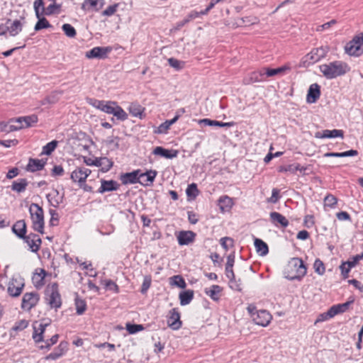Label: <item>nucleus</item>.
Returning a JSON list of instances; mask_svg holds the SVG:
<instances>
[{
    "label": "nucleus",
    "instance_id": "1",
    "mask_svg": "<svg viewBox=\"0 0 363 363\" xmlns=\"http://www.w3.org/2000/svg\"><path fill=\"white\" fill-rule=\"evenodd\" d=\"M319 69L325 78L330 79L345 74L347 65L342 61H334L320 65Z\"/></svg>",
    "mask_w": 363,
    "mask_h": 363
},
{
    "label": "nucleus",
    "instance_id": "2",
    "mask_svg": "<svg viewBox=\"0 0 363 363\" xmlns=\"http://www.w3.org/2000/svg\"><path fill=\"white\" fill-rule=\"evenodd\" d=\"M288 275L286 277L289 280H300L306 274V267L301 259L294 257L290 259L287 266Z\"/></svg>",
    "mask_w": 363,
    "mask_h": 363
},
{
    "label": "nucleus",
    "instance_id": "3",
    "mask_svg": "<svg viewBox=\"0 0 363 363\" xmlns=\"http://www.w3.org/2000/svg\"><path fill=\"white\" fill-rule=\"evenodd\" d=\"M48 325V323H39L38 325H33V339L35 342H45V345L40 347L41 349L49 350L51 346L55 345L58 340L59 336L57 334L52 336L49 340H44L45 328Z\"/></svg>",
    "mask_w": 363,
    "mask_h": 363
},
{
    "label": "nucleus",
    "instance_id": "4",
    "mask_svg": "<svg viewBox=\"0 0 363 363\" xmlns=\"http://www.w3.org/2000/svg\"><path fill=\"white\" fill-rule=\"evenodd\" d=\"M29 212L33 223V228L40 233H43L44 216L43 208L37 203H31Z\"/></svg>",
    "mask_w": 363,
    "mask_h": 363
},
{
    "label": "nucleus",
    "instance_id": "5",
    "mask_svg": "<svg viewBox=\"0 0 363 363\" xmlns=\"http://www.w3.org/2000/svg\"><path fill=\"white\" fill-rule=\"evenodd\" d=\"M45 296L47 303L52 308H58L61 306V297L57 284L54 283L47 287Z\"/></svg>",
    "mask_w": 363,
    "mask_h": 363
},
{
    "label": "nucleus",
    "instance_id": "6",
    "mask_svg": "<svg viewBox=\"0 0 363 363\" xmlns=\"http://www.w3.org/2000/svg\"><path fill=\"white\" fill-rule=\"evenodd\" d=\"M345 50L350 55H359L363 50V33L355 36L345 45Z\"/></svg>",
    "mask_w": 363,
    "mask_h": 363
},
{
    "label": "nucleus",
    "instance_id": "7",
    "mask_svg": "<svg viewBox=\"0 0 363 363\" xmlns=\"http://www.w3.org/2000/svg\"><path fill=\"white\" fill-rule=\"evenodd\" d=\"M26 23L24 16H20L18 19L11 21L8 19L6 22L7 32L11 36H16L22 30L23 26Z\"/></svg>",
    "mask_w": 363,
    "mask_h": 363
},
{
    "label": "nucleus",
    "instance_id": "8",
    "mask_svg": "<svg viewBox=\"0 0 363 363\" xmlns=\"http://www.w3.org/2000/svg\"><path fill=\"white\" fill-rule=\"evenodd\" d=\"M23 287V279L20 277H13L9 282L7 291L11 296L18 297L22 293Z\"/></svg>",
    "mask_w": 363,
    "mask_h": 363
},
{
    "label": "nucleus",
    "instance_id": "9",
    "mask_svg": "<svg viewBox=\"0 0 363 363\" xmlns=\"http://www.w3.org/2000/svg\"><path fill=\"white\" fill-rule=\"evenodd\" d=\"M272 318V316L268 311L266 310H260L254 313L252 320L255 324L266 327L270 323Z\"/></svg>",
    "mask_w": 363,
    "mask_h": 363
},
{
    "label": "nucleus",
    "instance_id": "10",
    "mask_svg": "<svg viewBox=\"0 0 363 363\" xmlns=\"http://www.w3.org/2000/svg\"><path fill=\"white\" fill-rule=\"evenodd\" d=\"M39 301V296L35 292L26 293L22 299L21 307L23 309L30 311Z\"/></svg>",
    "mask_w": 363,
    "mask_h": 363
},
{
    "label": "nucleus",
    "instance_id": "11",
    "mask_svg": "<svg viewBox=\"0 0 363 363\" xmlns=\"http://www.w3.org/2000/svg\"><path fill=\"white\" fill-rule=\"evenodd\" d=\"M112 50L111 47H95L86 52L87 58L104 59Z\"/></svg>",
    "mask_w": 363,
    "mask_h": 363
},
{
    "label": "nucleus",
    "instance_id": "12",
    "mask_svg": "<svg viewBox=\"0 0 363 363\" xmlns=\"http://www.w3.org/2000/svg\"><path fill=\"white\" fill-rule=\"evenodd\" d=\"M167 324L173 330H178L182 327L180 313L177 308H172L169 311L167 316Z\"/></svg>",
    "mask_w": 363,
    "mask_h": 363
},
{
    "label": "nucleus",
    "instance_id": "13",
    "mask_svg": "<svg viewBox=\"0 0 363 363\" xmlns=\"http://www.w3.org/2000/svg\"><path fill=\"white\" fill-rule=\"evenodd\" d=\"M327 52L328 49L326 48L320 47L315 48L306 56V61H308L309 63L313 64L325 57Z\"/></svg>",
    "mask_w": 363,
    "mask_h": 363
},
{
    "label": "nucleus",
    "instance_id": "14",
    "mask_svg": "<svg viewBox=\"0 0 363 363\" xmlns=\"http://www.w3.org/2000/svg\"><path fill=\"white\" fill-rule=\"evenodd\" d=\"M91 170L86 167H79L71 174V179L74 182H85L88 176L91 174Z\"/></svg>",
    "mask_w": 363,
    "mask_h": 363
},
{
    "label": "nucleus",
    "instance_id": "15",
    "mask_svg": "<svg viewBox=\"0 0 363 363\" xmlns=\"http://www.w3.org/2000/svg\"><path fill=\"white\" fill-rule=\"evenodd\" d=\"M196 233L194 232L182 230L179 233L177 238L180 245H188L194 241Z\"/></svg>",
    "mask_w": 363,
    "mask_h": 363
},
{
    "label": "nucleus",
    "instance_id": "16",
    "mask_svg": "<svg viewBox=\"0 0 363 363\" xmlns=\"http://www.w3.org/2000/svg\"><path fill=\"white\" fill-rule=\"evenodd\" d=\"M25 242H26L30 248V250L33 252H36L38 251L40 244H41V239L40 237L33 233H30L28 235L26 236L23 238Z\"/></svg>",
    "mask_w": 363,
    "mask_h": 363
},
{
    "label": "nucleus",
    "instance_id": "17",
    "mask_svg": "<svg viewBox=\"0 0 363 363\" xmlns=\"http://www.w3.org/2000/svg\"><path fill=\"white\" fill-rule=\"evenodd\" d=\"M156 175L157 172L154 170L147 171L146 172H142L140 170V173H138L139 183L143 186H149L154 182Z\"/></svg>",
    "mask_w": 363,
    "mask_h": 363
},
{
    "label": "nucleus",
    "instance_id": "18",
    "mask_svg": "<svg viewBox=\"0 0 363 363\" xmlns=\"http://www.w3.org/2000/svg\"><path fill=\"white\" fill-rule=\"evenodd\" d=\"M67 350V343L65 342H62L60 345L55 349V350L47 355L45 359L46 360H56L58 358L61 357L65 352Z\"/></svg>",
    "mask_w": 363,
    "mask_h": 363
},
{
    "label": "nucleus",
    "instance_id": "19",
    "mask_svg": "<svg viewBox=\"0 0 363 363\" xmlns=\"http://www.w3.org/2000/svg\"><path fill=\"white\" fill-rule=\"evenodd\" d=\"M320 96V86L315 83L312 84L308 89L307 94V101L310 104L316 102Z\"/></svg>",
    "mask_w": 363,
    "mask_h": 363
},
{
    "label": "nucleus",
    "instance_id": "20",
    "mask_svg": "<svg viewBox=\"0 0 363 363\" xmlns=\"http://www.w3.org/2000/svg\"><path fill=\"white\" fill-rule=\"evenodd\" d=\"M316 138H334L337 137L343 138V131L342 130H324L315 133Z\"/></svg>",
    "mask_w": 363,
    "mask_h": 363
},
{
    "label": "nucleus",
    "instance_id": "21",
    "mask_svg": "<svg viewBox=\"0 0 363 363\" xmlns=\"http://www.w3.org/2000/svg\"><path fill=\"white\" fill-rule=\"evenodd\" d=\"M269 216L272 223L277 227L286 228L289 225L286 218L278 212H271Z\"/></svg>",
    "mask_w": 363,
    "mask_h": 363
},
{
    "label": "nucleus",
    "instance_id": "22",
    "mask_svg": "<svg viewBox=\"0 0 363 363\" xmlns=\"http://www.w3.org/2000/svg\"><path fill=\"white\" fill-rule=\"evenodd\" d=\"M138 173H140V169L125 173L121 176V180L123 184L139 183Z\"/></svg>",
    "mask_w": 363,
    "mask_h": 363
},
{
    "label": "nucleus",
    "instance_id": "23",
    "mask_svg": "<svg viewBox=\"0 0 363 363\" xmlns=\"http://www.w3.org/2000/svg\"><path fill=\"white\" fill-rule=\"evenodd\" d=\"M265 80V74L264 69L250 73L249 77L245 78L244 82L245 84H251L255 82H260Z\"/></svg>",
    "mask_w": 363,
    "mask_h": 363
},
{
    "label": "nucleus",
    "instance_id": "24",
    "mask_svg": "<svg viewBox=\"0 0 363 363\" xmlns=\"http://www.w3.org/2000/svg\"><path fill=\"white\" fill-rule=\"evenodd\" d=\"M13 232L19 238L23 239L26 235V224L23 220H18L12 227Z\"/></svg>",
    "mask_w": 363,
    "mask_h": 363
},
{
    "label": "nucleus",
    "instance_id": "25",
    "mask_svg": "<svg viewBox=\"0 0 363 363\" xmlns=\"http://www.w3.org/2000/svg\"><path fill=\"white\" fill-rule=\"evenodd\" d=\"M101 185L98 190V192L100 194H104L106 191H111L117 190L118 188V184L116 182L113 180H101Z\"/></svg>",
    "mask_w": 363,
    "mask_h": 363
},
{
    "label": "nucleus",
    "instance_id": "26",
    "mask_svg": "<svg viewBox=\"0 0 363 363\" xmlns=\"http://www.w3.org/2000/svg\"><path fill=\"white\" fill-rule=\"evenodd\" d=\"M103 0H85L82 4V9L84 10L99 11L103 6Z\"/></svg>",
    "mask_w": 363,
    "mask_h": 363
},
{
    "label": "nucleus",
    "instance_id": "27",
    "mask_svg": "<svg viewBox=\"0 0 363 363\" xmlns=\"http://www.w3.org/2000/svg\"><path fill=\"white\" fill-rule=\"evenodd\" d=\"M153 154L155 155H160L164 158L172 159L177 157V152L175 150H167L162 147H157L154 149Z\"/></svg>",
    "mask_w": 363,
    "mask_h": 363
},
{
    "label": "nucleus",
    "instance_id": "28",
    "mask_svg": "<svg viewBox=\"0 0 363 363\" xmlns=\"http://www.w3.org/2000/svg\"><path fill=\"white\" fill-rule=\"evenodd\" d=\"M45 164L43 160L38 159H30L27 165V169L30 172H36L42 169Z\"/></svg>",
    "mask_w": 363,
    "mask_h": 363
},
{
    "label": "nucleus",
    "instance_id": "29",
    "mask_svg": "<svg viewBox=\"0 0 363 363\" xmlns=\"http://www.w3.org/2000/svg\"><path fill=\"white\" fill-rule=\"evenodd\" d=\"M199 123L204 124L205 125H209V126H218V127H231L234 125L233 122H228L224 123L221 121L211 120L208 118H204L199 121Z\"/></svg>",
    "mask_w": 363,
    "mask_h": 363
},
{
    "label": "nucleus",
    "instance_id": "30",
    "mask_svg": "<svg viewBox=\"0 0 363 363\" xmlns=\"http://www.w3.org/2000/svg\"><path fill=\"white\" fill-rule=\"evenodd\" d=\"M290 67L287 65H284L282 67L271 69V68H264L265 77H270L278 74H283L286 70H289Z\"/></svg>",
    "mask_w": 363,
    "mask_h": 363
},
{
    "label": "nucleus",
    "instance_id": "31",
    "mask_svg": "<svg viewBox=\"0 0 363 363\" xmlns=\"http://www.w3.org/2000/svg\"><path fill=\"white\" fill-rule=\"evenodd\" d=\"M179 298L182 306L188 305L194 298V291L192 290L182 291L179 294Z\"/></svg>",
    "mask_w": 363,
    "mask_h": 363
},
{
    "label": "nucleus",
    "instance_id": "32",
    "mask_svg": "<svg viewBox=\"0 0 363 363\" xmlns=\"http://www.w3.org/2000/svg\"><path fill=\"white\" fill-rule=\"evenodd\" d=\"M255 247L257 252L261 256H265L269 252L267 245L259 238L255 239Z\"/></svg>",
    "mask_w": 363,
    "mask_h": 363
},
{
    "label": "nucleus",
    "instance_id": "33",
    "mask_svg": "<svg viewBox=\"0 0 363 363\" xmlns=\"http://www.w3.org/2000/svg\"><path fill=\"white\" fill-rule=\"evenodd\" d=\"M28 182L26 179H18L14 181L11 185V189L18 193L23 192L28 186Z\"/></svg>",
    "mask_w": 363,
    "mask_h": 363
},
{
    "label": "nucleus",
    "instance_id": "34",
    "mask_svg": "<svg viewBox=\"0 0 363 363\" xmlns=\"http://www.w3.org/2000/svg\"><path fill=\"white\" fill-rule=\"evenodd\" d=\"M222 288L218 285H213L209 289H205V293L210 296L213 300L218 301L220 297V293Z\"/></svg>",
    "mask_w": 363,
    "mask_h": 363
},
{
    "label": "nucleus",
    "instance_id": "35",
    "mask_svg": "<svg viewBox=\"0 0 363 363\" xmlns=\"http://www.w3.org/2000/svg\"><path fill=\"white\" fill-rule=\"evenodd\" d=\"M306 169V167L301 166L299 164H292L287 166H281L279 167L278 171L279 172H290L295 173L297 171L304 172Z\"/></svg>",
    "mask_w": 363,
    "mask_h": 363
},
{
    "label": "nucleus",
    "instance_id": "36",
    "mask_svg": "<svg viewBox=\"0 0 363 363\" xmlns=\"http://www.w3.org/2000/svg\"><path fill=\"white\" fill-rule=\"evenodd\" d=\"M218 202L220 208L223 212L230 209L233 204L232 199L228 196H221Z\"/></svg>",
    "mask_w": 363,
    "mask_h": 363
},
{
    "label": "nucleus",
    "instance_id": "37",
    "mask_svg": "<svg viewBox=\"0 0 363 363\" xmlns=\"http://www.w3.org/2000/svg\"><path fill=\"white\" fill-rule=\"evenodd\" d=\"M38 19V21L34 28L35 30L38 31L43 28H50L52 26L48 21L45 18L43 17V16H39Z\"/></svg>",
    "mask_w": 363,
    "mask_h": 363
},
{
    "label": "nucleus",
    "instance_id": "38",
    "mask_svg": "<svg viewBox=\"0 0 363 363\" xmlns=\"http://www.w3.org/2000/svg\"><path fill=\"white\" fill-rule=\"evenodd\" d=\"M113 115L119 121H125L128 118V114L125 111L119 106L117 104L115 107Z\"/></svg>",
    "mask_w": 363,
    "mask_h": 363
},
{
    "label": "nucleus",
    "instance_id": "39",
    "mask_svg": "<svg viewBox=\"0 0 363 363\" xmlns=\"http://www.w3.org/2000/svg\"><path fill=\"white\" fill-rule=\"evenodd\" d=\"M33 8L37 18L44 15L45 7L43 0H35L33 3Z\"/></svg>",
    "mask_w": 363,
    "mask_h": 363
},
{
    "label": "nucleus",
    "instance_id": "40",
    "mask_svg": "<svg viewBox=\"0 0 363 363\" xmlns=\"http://www.w3.org/2000/svg\"><path fill=\"white\" fill-rule=\"evenodd\" d=\"M57 144H58V141H57V140H52V141L48 143L45 146H43L42 154L46 155H50L55 150V148L57 146Z\"/></svg>",
    "mask_w": 363,
    "mask_h": 363
},
{
    "label": "nucleus",
    "instance_id": "41",
    "mask_svg": "<svg viewBox=\"0 0 363 363\" xmlns=\"http://www.w3.org/2000/svg\"><path fill=\"white\" fill-rule=\"evenodd\" d=\"M62 29L65 34L68 37L73 38L76 36L77 32L75 28L69 23H65L62 26Z\"/></svg>",
    "mask_w": 363,
    "mask_h": 363
},
{
    "label": "nucleus",
    "instance_id": "42",
    "mask_svg": "<svg viewBox=\"0 0 363 363\" xmlns=\"http://www.w3.org/2000/svg\"><path fill=\"white\" fill-rule=\"evenodd\" d=\"M128 111L131 115L138 117L141 116L143 113V108L138 104L132 103L128 107Z\"/></svg>",
    "mask_w": 363,
    "mask_h": 363
},
{
    "label": "nucleus",
    "instance_id": "43",
    "mask_svg": "<svg viewBox=\"0 0 363 363\" xmlns=\"http://www.w3.org/2000/svg\"><path fill=\"white\" fill-rule=\"evenodd\" d=\"M177 122V118H172V120H167L165 122L160 125L157 129V133H165L170 128L172 125Z\"/></svg>",
    "mask_w": 363,
    "mask_h": 363
},
{
    "label": "nucleus",
    "instance_id": "44",
    "mask_svg": "<svg viewBox=\"0 0 363 363\" xmlns=\"http://www.w3.org/2000/svg\"><path fill=\"white\" fill-rule=\"evenodd\" d=\"M75 306L77 310V313L78 315H82L86 309V303L85 301L83 299L77 297L75 298Z\"/></svg>",
    "mask_w": 363,
    "mask_h": 363
},
{
    "label": "nucleus",
    "instance_id": "45",
    "mask_svg": "<svg viewBox=\"0 0 363 363\" xmlns=\"http://www.w3.org/2000/svg\"><path fill=\"white\" fill-rule=\"evenodd\" d=\"M116 104V101H105L101 111L113 115Z\"/></svg>",
    "mask_w": 363,
    "mask_h": 363
},
{
    "label": "nucleus",
    "instance_id": "46",
    "mask_svg": "<svg viewBox=\"0 0 363 363\" xmlns=\"http://www.w3.org/2000/svg\"><path fill=\"white\" fill-rule=\"evenodd\" d=\"M45 272L43 269H41V273L35 274L33 277V281L35 286L39 287L43 285V280L45 278Z\"/></svg>",
    "mask_w": 363,
    "mask_h": 363
},
{
    "label": "nucleus",
    "instance_id": "47",
    "mask_svg": "<svg viewBox=\"0 0 363 363\" xmlns=\"http://www.w3.org/2000/svg\"><path fill=\"white\" fill-rule=\"evenodd\" d=\"M171 284L172 285L177 286L179 288L184 289L186 287V283L184 279L179 275L174 276L171 277Z\"/></svg>",
    "mask_w": 363,
    "mask_h": 363
},
{
    "label": "nucleus",
    "instance_id": "48",
    "mask_svg": "<svg viewBox=\"0 0 363 363\" xmlns=\"http://www.w3.org/2000/svg\"><path fill=\"white\" fill-rule=\"evenodd\" d=\"M199 193V190L197 189V186L196 184L193 183L188 186L186 189V194L187 196L194 199Z\"/></svg>",
    "mask_w": 363,
    "mask_h": 363
},
{
    "label": "nucleus",
    "instance_id": "49",
    "mask_svg": "<svg viewBox=\"0 0 363 363\" xmlns=\"http://www.w3.org/2000/svg\"><path fill=\"white\" fill-rule=\"evenodd\" d=\"M337 199L332 194H328L324 199V205L325 207L334 208L337 203Z\"/></svg>",
    "mask_w": 363,
    "mask_h": 363
},
{
    "label": "nucleus",
    "instance_id": "50",
    "mask_svg": "<svg viewBox=\"0 0 363 363\" xmlns=\"http://www.w3.org/2000/svg\"><path fill=\"white\" fill-rule=\"evenodd\" d=\"M102 171L108 172L113 166V162L107 157H101V163Z\"/></svg>",
    "mask_w": 363,
    "mask_h": 363
},
{
    "label": "nucleus",
    "instance_id": "51",
    "mask_svg": "<svg viewBox=\"0 0 363 363\" xmlns=\"http://www.w3.org/2000/svg\"><path fill=\"white\" fill-rule=\"evenodd\" d=\"M24 127L28 128L38 122V117L35 115L23 116Z\"/></svg>",
    "mask_w": 363,
    "mask_h": 363
},
{
    "label": "nucleus",
    "instance_id": "52",
    "mask_svg": "<svg viewBox=\"0 0 363 363\" xmlns=\"http://www.w3.org/2000/svg\"><path fill=\"white\" fill-rule=\"evenodd\" d=\"M313 267H314V269H315V272L320 274V275H323L324 273H325V266L323 263L322 261H320V259H317L314 264H313Z\"/></svg>",
    "mask_w": 363,
    "mask_h": 363
},
{
    "label": "nucleus",
    "instance_id": "53",
    "mask_svg": "<svg viewBox=\"0 0 363 363\" xmlns=\"http://www.w3.org/2000/svg\"><path fill=\"white\" fill-rule=\"evenodd\" d=\"M169 65L175 68L177 70L182 69L184 67V62L180 60H178L175 58L171 57L168 59Z\"/></svg>",
    "mask_w": 363,
    "mask_h": 363
},
{
    "label": "nucleus",
    "instance_id": "54",
    "mask_svg": "<svg viewBox=\"0 0 363 363\" xmlns=\"http://www.w3.org/2000/svg\"><path fill=\"white\" fill-rule=\"evenodd\" d=\"M23 117H19L17 118H13L10 120V122L16 123V125H13V131L18 130L22 128H25Z\"/></svg>",
    "mask_w": 363,
    "mask_h": 363
},
{
    "label": "nucleus",
    "instance_id": "55",
    "mask_svg": "<svg viewBox=\"0 0 363 363\" xmlns=\"http://www.w3.org/2000/svg\"><path fill=\"white\" fill-rule=\"evenodd\" d=\"M126 329L130 334H134L144 329L142 325L130 324L126 325Z\"/></svg>",
    "mask_w": 363,
    "mask_h": 363
},
{
    "label": "nucleus",
    "instance_id": "56",
    "mask_svg": "<svg viewBox=\"0 0 363 363\" xmlns=\"http://www.w3.org/2000/svg\"><path fill=\"white\" fill-rule=\"evenodd\" d=\"M363 259V253L361 255H357L356 256L352 257L350 259L346 261V264L350 267H354L359 261Z\"/></svg>",
    "mask_w": 363,
    "mask_h": 363
},
{
    "label": "nucleus",
    "instance_id": "57",
    "mask_svg": "<svg viewBox=\"0 0 363 363\" xmlns=\"http://www.w3.org/2000/svg\"><path fill=\"white\" fill-rule=\"evenodd\" d=\"M220 243L225 250H228L233 245V240L229 237H224L220 240Z\"/></svg>",
    "mask_w": 363,
    "mask_h": 363
},
{
    "label": "nucleus",
    "instance_id": "58",
    "mask_svg": "<svg viewBox=\"0 0 363 363\" xmlns=\"http://www.w3.org/2000/svg\"><path fill=\"white\" fill-rule=\"evenodd\" d=\"M104 286H105L106 289L109 291H114L115 293L118 292L119 289H118V285L111 279L105 280Z\"/></svg>",
    "mask_w": 363,
    "mask_h": 363
},
{
    "label": "nucleus",
    "instance_id": "59",
    "mask_svg": "<svg viewBox=\"0 0 363 363\" xmlns=\"http://www.w3.org/2000/svg\"><path fill=\"white\" fill-rule=\"evenodd\" d=\"M28 325V322L26 320H21L16 323L15 325L12 328L14 331H21L26 328Z\"/></svg>",
    "mask_w": 363,
    "mask_h": 363
},
{
    "label": "nucleus",
    "instance_id": "60",
    "mask_svg": "<svg viewBox=\"0 0 363 363\" xmlns=\"http://www.w3.org/2000/svg\"><path fill=\"white\" fill-rule=\"evenodd\" d=\"M229 286L235 291H240L242 290V283L240 279L236 280L235 278L229 281Z\"/></svg>",
    "mask_w": 363,
    "mask_h": 363
},
{
    "label": "nucleus",
    "instance_id": "61",
    "mask_svg": "<svg viewBox=\"0 0 363 363\" xmlns=\"http://www.w3.org/2000/svg\"><path fill=\"white\" fill-rule=\"evenodd\" d=\"M118 4H113L108 6L103 12V16H111L113 15L117 11Z\"/></svg>",
    "mask_w": 363,
    "mask_h": 363
},
{
    "label": "nucleus",
    "instance_id": "62",
    "mask_svg": "<svg viewBox=\"0 0 363 363\" xmlns=\"http://www.w3.org/2000/svg\"><path fill=\"white\" fill-rule=\"evenodd\" d=\"M12 122L9 123H4L1 122L0 123V132H12L13 131V124H11Z\"/></svg>",
    "mask_w": 363,
    "mask_h": 363
},
{
    "label": "nucleus",
    "instance_id": "63",
    "mask_svg": "<svg viewBox=\"0 0 363 363\" xmlns=\"http://www.w3.org/2000/svg\"><path fill=\"white\" fill-rule=\"evenodd\" d=\"M340 269L341 270V274L344 277V278H347L348 277V274L351 269L350 267L346 264L345 262H342L340 266Z\"/></svg>",
    "mask_w": 363,
    "mask_h": 363
},
{
    "label": "nucleus",
    "instance_id": "64",
    "mask_svg": "<svg viewBox=\"0 0 363 363\" xmlns=\"http://www.w3.org/2000/svg\"><path fill=\"white\" fill-rule=\"evenodd\" d=\"M150 284H151V279L147 277H145L143 282L142 288H141V293L145 294L147 291V289L150 288Z\"/></svg>",
    "mask_w": 363,
    "mask_h": 363
}]
</instances>
